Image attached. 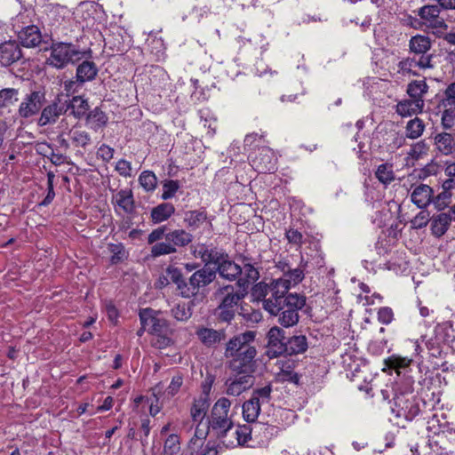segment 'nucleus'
Returning a JSON list of instances; mask_svg holds the SVG:
<instances>
[{"instance_id":"obj_41","label":"nucleus","mask_w":455,"mask_h":455,"mask_svg":"<svg viewBox=\"0 0 455 455\" xmlns=\"http://www.w3.org/2000/svg\"><path fill=\"white\" fill-rule=\"evenodd\" d=\"M425 130V124L423 120L419 117H414L410 120L405 126L406 138L416 140L419 138Z\"/></svg>"},{"instance_id":"obj_53","label":"nucleus","mask_w":455,"mask_h":455,"mask_svg":"<svg viewBox=\"0 0 455 455\" xmlns=\"http://www.w3.org/2000/svg\"><path fill=\"white\" fill-rule=\"evenodd\" d=\"M235 308L223 307L221 304H219L216 308L217 318L222 323H230L235 318Z\"/></svg>"},{"instance_id":"obj_21","label":"nucleus","mask_w":455,"mask_h":455,"mask_svg":"<svg viewBox=\"0 0 455 455\" xmlns=\"http://www.w3.org/2000/svg\"><path fill=\"white\" fill-rule=\"evenodd\" d=\"M18 38L22 46L28 48L36 47L41 43L42 35L39 28L36 26L31 25L23 28L18 33Z\"/></svg>"},{"instance_id":"obj_32","label":"nucleus","mask_w":455,"mask_h":455,"mask_svg":"<svg viewBox=\"0 0 455 455\" xmlns=\"http://www.w3.org/2000/svg\"><path fill=\"white\" fill-rule=\"evenodd\" d=\"M113 200L125 213H132L134 211V199L132 190L121 189L113 196Z\"/></svg>"},{"instance_id":"obj_40","label":"nucleus","mask_w":455,"mask_h":455,"mask_svg":"<svg viewBox=\"0 0 455 455\" xmlns=\"http://www.w3.org/2000/svg\"><path fill=\"white\" fill-rule=\"evenodd\" d=\"M375 177L383 185H389L395 180L393 164L388 163L379 164L375 172Z\"/></svg>"},{"instance_id":"obj_1","label":"nucleus","mask_w":455,"mask_h":455,"mask_svg":"<svg viewBox=\"0 0 455 455\" xmlns=\"http://www.w3.org/2000/svg\"><path fill=\"white\" fill-rule=\"evenodd\" d=\"M231 401L227 397H220L213 404L208 417L209 430L224 445L234 444V440H226L234 427L233 412L231 411Z\"/></svg>"},{"instance_id":"obj_27","label":"nucleus","mask_w":455,"mask_h":455,"mask_svg":"<svg viewBox=\"0 0 455 455\" xmlns=\"http://www.w3.org/2000/svg\"><path fill=\"white\" fill-rule=\"evenodd\" d=\"M175 212V207L171 203H162L152 208L150 218L152 222L158 224L167 220Z\"/></svg>"},{"instance_id":"obj_2","label":"nucleus","mask_w":455,"mask_h":455,"mask_svg":"<svg viewBox=\"0 0 455 455\" xmlns=\"http://www.w3.org/2000/svg\"><path fill=\"white\" fill-rule=\"evenodd\" d=\"M50 55L45 60L49 67L63 69L70 64H75L84 57V52L72 43L52 42Z\"/></svg>"},{"instance_id":"obj_63","label":"nucleus","mask_w":455,"mask_h":455,"mask_svg":"<svg viewBox=\"0 0 455 455\" xmlns=\"http://www.w3.org/2000/svg\"><path fill=\"white\" fill-rule=\"evenodd\" d=\"M445 172L449 179L443 182V188L446 190L452 189L455 188V163L448 164L446 166Z\"/></svg>"},{"instance_id":"obj_13","label":"nucleus","mask_w":455,"mask_h":455,"mask_svg":"<svg viewBox=\"0 0 455 455\" xmlns=\"http://www.w3.org/2000/svg\"><path fill=\"white\" fill-rule=\"evenodd\" d=\"M254 376L231 373V376L225 382L226 394L231 396H238L249 390L254 385Z\"/></svg>"},{"instance_id":"obj_33","label":"nucleus","mask_w":455,"mask_h":455,"mask_svg":"<svg viewBox=\"0 0 455 455\" xmlns=\"http://www.w3.org/2000/svg\"><path fill=\"white\" fill-rule=\"evenodd\" d=\"M431 39L423 35L413 36L409 41L410 52L415 54H426L431 49Z\"/></svg>"},{"instance_id":"obj_8","label":"nucleus","mask_w":455,"mask_h":455,"mask_svg":"<svg viewBox=\"0 0 455 455\" xmlns=\"http://www.w3.org/2000/svg\"><path fill=\"white\" fill-rule=\"evenodd\" d=\"M217 271H213L209 267H203L195 271L188 277V299L196 296L201 288H205L211 284L216 278Z\"/></svg>"},{"instance_id":"obj_38","label":"nucleus","mask_w":455,"mask_h":455,"mask_svg":"<svg viewBox=\"0 0 455 455\" xmlns=\"http://www.w3.org/2000/svg\"><path fill=\"white\" fill-rule=\"evenodd\" d=\"M260 411V404L257 398H251L243 404V417L247 422H255Z\"/></svg>"},{"instance_id":"obj_15","label":"nucleus","mask_w":455,"mask_h":455,"mask_svg":"<svg viewBox=\"0 0 455 455\" xmlns=\"http://www.w3.org/2000/svg\"><path fill=\"white\" fill-rule=\"evenodd\" d=\"M253 168L259 172H273L275 170L276 159L269 148H262L251 159Z\"/></svg>"},{"instance_id":"obj_17","label":"nucleus","mask_w":455,"mask_h":455,"mask_svg":"<svg viewBox=\"0 0 455 455\" xmlns=\"http://www.w3.org/2000/svg\"><path fill=\"white\" fill-rule=\"evenodd\" d=\"M67 111L68 108H65L64 103L60 105L54 101L42 109L37 124L39 126H45L50 124H55L58 118Z\"/></svg>"},{"instance_id":"obj_11","label":"nucleus","mask_w":455,"mask_h":455,"mask_svg":"<svg viewBox=\"0 0 455 455\" xmlns=\"http://www.w3.org/2000/svg\"><path fill=\"white\" fill-rule=\"evenodd\" d=\"M214 296L223 307L235 308L243 299L244 293L235 285L227 284L220 286L214 291Z\"/></svg>"},{"instance_id":"obj_20","label":"nucleus","mask_w":455,"mask_h":455,"mask_svg":"<svg viewBox=\"0 0 455 455\" xmlns=\"http://www.w3.org/2000/svg\"><path fill=\"white\" fill-rule=\"evenodd\" d=\"M213 271H217V274L225 280L237 282L238 277L241 275L242 269L241 265L231 260L229 256H228Z\"/></svg>"},{"instance_id":"obj_54","label":"nucleus","mask_w":455,"mask_h":455,"mask_svg":"<svg viewBox=\"0 0 455 455\" xmlns=\"http://www.w3.org/2000/svg\"><path fill=\"white\" fill-rule=\"evenodd\" d=\"M270 283L267 284L264 282L256 283L251 290V296L257 301H264L267 298Z\"/></svg>"},{"instance_id":"obj_9","label":"nucleus","mask_w":455,"mask_h":455,"mask_svg":"<svg viewBox=\"0 0 455 455\" xmlns=\"http://www.w3.org/2000/svg\"><path fill=\"white\" fill-rule=\"evenodd\" d=\"M269 429H272V427L260 422H255L253 427L247 425L239 426L236 428L234 427L230 435L225 437L226 440H234V444L226 447L234 448L237 445H244L251 439L252 433L264 431V433L267 432V434H269Z\"/></svg>"},{"instance_id":"obj_50","label":"nucleus","mask_w":455,"mask_h":455,"mask_svg":"<svg viewBox=\"0 0 455 455\" xmlns=\"http://www.w3.org/2000/svg\"><path fill=\"white\" fill-rule=\"evenodd\" d=\"M209 433H212V431L209 430V427H207V430H201L199 428V424H198L196 427L194 436L189 441L188 449L190 451H196V448H199V446H202L203 441L206 439Z\"/></svg>"},{"instance_id":"obj_64","label":"nucleus","mask_w":455,"mask_h":455,"mask_svg":"<svg viewBox=\"0 0 455 455\" xmlns=\"http://www.w3.org/2000/svg\"><path fill=\"white\" fill-rule=\"evenodd\" d=\"M429 220V212L421 211L413 218L411 224L416 228H422L427 225Z\"/></svg>"},{"instance_id":"obj_4","label":"nucleus","mask_w":455,"mask_h":455,"mask_svg":"<svg viewBox=\"0 0 455 455\" xmlns=\"http://www.w3.org/2000/svg\"><path fill=\"white\" fill-rule=\"evenodd\" d=\"M160 311H156L150 307L140 309V320L143 329L148 328V331L153 335L172 333L171 323L164 317H160Z\"/></svg>"},{"instance_id":"obj_45","label":"nucleus","mask_w":455,"mask_h":455,"mask_svg":"<svg viewBox=\"0 0 455 455\" xmlns=\"http://www.w3.org/2000/svg\"><path fill=\"white\" fill-rule=\"evenodd\" d=\"M87 122L91 124L94 130L104 126L108 122V117L99 108H95L87 115Z\"/></svg>"},{"instance_id":"obj_7","label":"nucleus","mask_w":455,"mask_h":455,"mask_svg":"<svg viewBox=\"0 0 455 455\" xmlns=\"http://www.w3.org/2000/svg\"><path fill=\"white\" fill-rule=\"evenodd\" d=\"M287 282L276 279L270 283L267 298L263 301V307L268 313H274L282 301H286L285 299L290 290L286 284Z\"/></svg>"},{"instance_id":"obj_47","label":"nucleus","mask_w":455,"mask_h":455,"mask_svg":"<svg viewBox=\"0 0 455 455\" xmlns=\"http://www.w3.org/2000/svg\"><path fill=\"white\" fill-rule=\"evenodd\" d=\"M139 182L146 191H153L156 188L157 179L153 172L144 171L139 177Z\"/></svg>"},{"instance_id":"obj_61","label":"nucleus","mask_w":455,"mask_h":455,"mask_svg":"<svg viewBox=\"0 0 455 455\" xmlns=\"http://www.w3.org/2000/svg\"><path fill=\"white\" fill-rule=\"evenodd\" d=\"M442 125L446 130L455 131V112L444 110L442 115Z\"/></svg>"},{"instance_id":"obj_12","label":"nucleus","mask_w":455,"mask_h":455,"mask_svg":"<svg viewBox=\"0 0 455 455\" xmlns=\"http://www.w3.org/2000/svg\"><path fill=\"white\" fill-rule=\"evenodd\" d=\"M195 256L199 257L204 263V267L212 264L218 267L228 258V254L223 250L206 244H199L194 251Z\"/></svg>"},{"instance_id":"obj_25","label":"nucleus","mask_w":455,"mask_h":455,"mask_svg":"<svg viewBox=\"0 0 455 455\" xmlns=\"http://www.w3.org/2000/svg\"><path fill=\"white\" fill-rule=\"evenodd\" d=\"M435 143L442 154L448 156L452 154L455 148V136L451 132H440L435 137Z\"/></svg>"},{"instance_id":"obj_6","label":"nucleus","mask_w":455,"mask_h":455,"mask_svg":"<svg viewBox=\"0 0 455 455\" xmlns=\"http://www.w3.org/2000/svg\"><path fill=\"white\" fill-rule=\"evenodd\" d=\"M287 339L283 329L278 326L271 327L267 333V355L269 358L284 355L287 351Z\"/></svg>"},{"instance_id":"obj_3","label":"nucleus","mask_w":455,"mask_h":455,"mask_svg":"<svg viewBox=\"0 0 455 455\" xmlns=\"http://www.w3.org/2000/svg\"><path fill=\"white\" fill-rule=\"evenodd\" d=\"M285 299L286 301H282L281 305L276 307V311L269 314L277 316V321L283 327L289 328L298 323L299 311L305 307L306 297L298 293H289Z\"/></svg>"},{"instance_id":"obj_46","label":"nucleus","mask_w":455,"mask_h":455,"mask_svg":"<svg viewBox=\"0 0 455 455\" xmlns=\"http://www.w3.org/2000/svg\"><path fill=\"white\" fill-rule=\"evenodd\" d=\"M417 67V60L415 58H404L401 60L398 64V73L406 76V75H411L414 76H419V74L414 70V68Z\"/></svg>"},{"instance_id":"obj_48","label":"nucleus","mask_w":455,"mask_h":455,"mask_svg":"<svg viewBox=\"0 0 455 455\" xmlns=\"http://www.w3.org/2000/svg\"><path fill=\"white\" fill-rule=\"evenodd\" d=\"M239 315L251 323H257L261 321L262 314L259 309H254L251 307H242Z\"/></svg>"},{"instance_id":"obj_43","label":"nucleus","mask_w":455,"mask_h":455,"mask_svg":"<svg viewBox=\"0 0 455 455\" xmlns=\"http://www.w3.org/2000/svg\"><path fill=\"white\" fill-rule=\"evenodd\" d=\"M68 135L72 143L76 147L85 148L89 144H91V136L85 131L72 129L69 131Z\"/></svg>"},{"instance_id":"obj_28","label":"nucleus","mask_w":455,"mask_h":455,"mask_svg":"<svg viewBox=\"0 0 455 455\" xmlns=\"http://www.w3.org/2000/svg\"><path fill=\"white\" fill-rule=\"evenodd\" d=\"M98 74V68L94 62L84 60L76 68V82L83 84L92 81Z\"/></svg>"},{"instance_id":"obj_39","label":"nucleus","mask_w":455,"mask_h":455,"mask_svg":"<svg viewBox=\"0 0 455 455\" xmlns=\"http://www.w3.org/2000/svg\"><path fill=\"white\" fill-rule=\"evenodd\" d=\"M395 403L397 406L401 407V410L403 411V416L409 420L413 419L420 411L419 405L415 399L403 402L402 398L397 397Z\"/></svg>"},{"instance_id":"obj_56","label":"nucleus","mask_w":455,"mask_h":455,"mask_svg":"<svg viewBox=\"0 0 455 455\" xmlns=\"http://www.w3.org/2000/svg\"><path fill=\"white\" fill-rule=\"evenodd\" d=\"M172 333L156 334L151 341L152 346L157 349L166 348L173 344L172 339L170 337Z\"/></svg>"},{"instance_id":"obj_22","label":"nucleus","mask_w":455,"mask_h":455,"mask_svg":"<svg viewBox=\"0 0 455 455\" xmlns=\"http://www.w3.org/2000/svg\"><path fill=\"white\" fill-rule=\"evenodd\" d=\"M433 189L425 184L416 187L411 194V202L419 208L423 209L432 203Z\"/></svg>"},{"instance_id":"obj_31","label":"nucleus","mask_w":455,"mask_h":455,"mask_svg":"<svg viewBox=\"0 0 455 455\" xmlns=\"http://www.w3.org/2000/svg\"><path fill=\"white\" fill-rule=\"evenodd\" d=\"M287 351L284 355H293L304 353L307 349V338L304 335L288 337L286 340Z\"/></svg>"},{"instance_id":"obj_51","label":"nucleus","mask_w":455,"mask_h":455,"mask_svg":"<svg viewBox=\"0 0 455 455\" xmlns=\"http://www.w3.org/2000/svg\"><path fill=\"white\" fill-rule=\"evenodd\" d=\"M180 450V437L177 435H170L164 442V452L168 455H175Z\"/></svg>"},{"instance_id":"obj_29","label":"nucleus","mask_w":455,"mask_h":455,"mask_svg":"<svg viewBox=\"0 0 455 455\" xmlns=\"http://www.w3.org/2000/svg\"><path fill=\"white\" fill-rule=\"evenodd\" d=\"M165 240L172 243L174 248L185 247L193 241V235L185 229H174L166 233Z\"/></svg>"},{"instance_id":"obj_23","label":"nucleus","mask_w":455,"mask_h":455,"mask_svg":"<svg viewBox=\"0 0 455 455\" xmlns=\"http://www.w3.org/2000/svg\"><path fill=\"white\" fill-rule=\"evenodd\" d=\"M166 273L172 283L176 284L179 294L185 299H188V279L187 280L181 270L175 267H168Z\"/></svg>"},{"instance_id":"obj_30","label":"nucleus","mask_w":455,"mask_h":455,"mask_svg":"<svg viewBox=\"0 0 455 455\" xmlns=\"http://www.w3.org/2000/svg\"><path fill=\"white\" fill-rule=\"evenodd\" d=\"M451 216L449 213H440L436 216H433L431 220V231L432 234L436 237L443 235L451 222Z\"/></svg>"},{"instance_id":"obj_34","label":"nucleus","mask_w":455,"mask_h":455,"mask_svg":"<svg viewBox=\"0 0 455 455\" xmlns=\"http://www.w3.org/2000/svg\"><path fill=\"white\" fill-rule=\"evenodd\" d=\"M207 212L204 210L188 211L184 215V222L188 228L196 230L207 220Z\"/></svg>"},{"instance_id":"obj_19","label":"nucleus","mask_w":455,"mask_h":455,"mask_svg":"<svg viewBox=\"0 0 455 455\" xmlns=\"http://www.w3.org/2000/svg\"><path fill=\"white\" fill-rule=\"evenodd\" d=\"M196 333L199 340L208 347H215L226 339V331L224 330L200 327L196 330Z\"/></svg>"},{"instance_id":"obj_37","label":"nucleus","mask_w":455,"mask_h":455,"mask_svg":"<svg viewBox=\"0 0 455 455\" xmlns=\"http://www.w3.org/2000/svg\"><path fill=\"white\" fill-rule=\"evenodd\" d=\"M427 91L428 85L425 80H413L408 84L406 92L411 99L419 100H424Z\"/></svg>"},{"instance_id":"obj_35","label":"nucleus","mask_w":455,"mask_h":455,"mask_svg":"<svg viewBox=\"0 0 455 455\" xmlns=\"http://www.w3.org/2000/svg\"><path fill=\"white\" fill-rule=\"evenodd\" d=\"M209 408V403L206 396H200L195 399L190 409V416L195 422L199 424L205 418Z\"/></svg>"},{"instance_id":"obj_5","label":"nucleus","mask_w":455,"mask_h":455,"mask_svg":"<svg viewBox=\"0 0 455 455\" xmlns=\"http://www.w3.org/2000/svg\"><path fill=\"white\" fill-rule=\"evenodd\" d=\"M257 350L255 347H248L243 353L237 354L228 362V369L232 374H243L254 376L257 369L255 356Z\"/></svg>"},{"instance_id":"obj_55","label":"nucleus","mask_w":455,"mask_h":455,"mask_svg":"<svg viewBox=\"0 0 455 455\" xmlns=\"http://www.w3.org/2000/svg\"><path fill=\"white\" fill-rule=\"evenodd\" d=\"M439 14V5H425L419 10V17L427 22L433 19L438 18Z\"/></svg>"},{"instance_id":"obj_24","label":"nucleus","mask_w":455,"mask_h":455,"mask_svg":"<svg viewBox=\"0 0 455 455\" xmlns=\"http://www.w3.org/2000/svg\"><path fill=\"white\" fill-rule=\"evenodd\" d=\"M424 106V100H404L397 103L396 113L403 117L411 116L413 115L421 113L423 111Z\"/></svg>"},{"instance_id":"obj_10","label":"nucleus","mask_w":455,"mask_h":455,"mask_svg":"<svg viewBox=\"0 0 455 455\" xmlns=\"http://www.w3.org/2000/svg\"><path fill=\"white\" fill-rule=\"evenodd\" d=\"M44 101V93L39 91H35L29 94H27L19 107V116L28 119L33 116H36L42 109Z\"/></svg>"},{"instance_id":"obj_49","label":"nucleus","mask_w":455,"mask_h":455,"mask_svg":"<svg viewBox=\"0 0 455 455\" xmlns=\"http://www.w3.org/2000/svg\"><path fill=\"white\" fill-rule=\"evenodd\" d=\"M411 359L407 357L392 355L388 357L385 363L387 367L395 369L398 373H400V370L407 368L411 364Z\"/></svg>"},{"instance_id":"obj_62","label":"nucleus","mask_w":455,"mask_h":455,"mask_svg":"<svg viewBox=\"0 0 455 455\" xmlns=\"http://www.w3.org/2000/svg\"><path fill=\"white\" fill-rule=\"evenodd\" d=\"M272 392L271 385H267L261 388H257L253 391L251 398H257L258 403L261 399L262 402H268L270 400Z\"/></svg>"},{"instance_id":"obj_42","label":"nucleus","mask_w":455,"mask_h":455,"mask_svg":"<svg viewBox=\"0 0 455 455\" xmlns=\"http://www.w3.org/2000/svg\"><path fill=\"white\" fill-rule=\"evenodd\" d=\"M170 315L178 322H187L191 318L192 311L188 308L185 302H180L171 307Z\"/></svg>"},{"instance_id":"obj_18","label":"nucleus","mask_w":455,"mask_h":455,"mask_svg":"<svg viewBox=\"0 0 455 455\" xmlns=\"http://www.w3.org/2000/svg\"><path fill=\"white\" fill-rule=\"evenodd\" d=\"M22 56L19 44L14 41L4 42L0 44V63L10 66L19 60Z\"/></svg>"},{"instance_id":"obj_60","label":"nucleus","mask_w":455,"mask_h":455,"mask_svg":"<svg viewBox=\"0 0 455 455\" xmlns=\"http://www.w3.org/2000/svg\"><path fill=\"white\" fill-rule=\"evenodd\" d=\"M450 190L451 189L446 190L443 188V192L438 194L435 197L433 196L432 203L437 210H443L450 204V198L451 196Z\"/></svg>"},{"instance_id":"obj_52","label":"nucleus","mask_w":455,"mask_h":455,"mask_svg":"<svg viewBox=\"0 0 455 455\" xmlns=\"http://www.w3.org/2000/svg\"><path fill=\"white\" fill-rule=\"evenodd\" d=\"M18 90L5 88L0 91V107H7L18 100Z\"/></svg>"},{"instance_id":"obj_44","label":"nucleus","mask_w":455,"mask_h":455,"mask_svg":"<svg viewBox=\"0 0 455 455\" xmlns=\"http://www.w3.org/2000/svg\"><path fill=\"white\" fill-rule=\"evenodd\" d=\"M177 252V249L169 241L158 242L153 244L150 250V254L153 258H157L163 255H168Z\"/></svg>"},{"instance_id":"obj_26","label":"nucleus","mask_w":455,"mask_h":455,"mask_svg":"<svg viewBox=\"0 0 455 455\" xmlns=\"http://www.w3.org/2000/svg\"><path fill=\"white\" fill-rule=\"evenodd\" d=\"M302 261L300 265H302ZM279 267L283 272V277L280 278L282 281H288L287 285L288 288H291V283L293 284H297L300 283L304 278V269L301 266L296 268H291V267L287 263H279Z\"/></svg>"},{"instance_id":"obj_57","label":"nucleus","mask_w":455,"mask_h":455,"mask_svg":"<svg viewBox=\"0 0 455 455\" xmlns=\"http://www.w3.org/2000/svg\"><path fill=\"white\" fill-rule=\"evenodd\" d=\"M108 250L112 254L110 258V261L112 264H118L124 260L125 257V251L124 246L121 243H110L108 245Z\"/></svg>"},{"instance_id":"obj_58","label":"nucleus","mask_w":455,"mask_h":455,"mask_svg":"<svg viewBox=\"0 0 455 455\" xmlns=\"http://www.w3.org/2000/svg\"><path fill=\"white\" fill-rule=\"evenodd\" d=\"M54 179L55 174L52 172H49L47 173V195L44 197V199L40 204L41 205L47 206L49 205L52 200L55 197V192H54Z\"/></svg>"},{"instance_id":"obj_16","label":"nucleus","mask_w":455,"mask_h":455,"mask_svg":"<svg viewBox=\"0 0 455 455\" xmlns=\"http://www.w3.org/2000/svg\"><path fill=\"white\" fill-rule=\"evenodd\" d=\"M241 275L238 277L236 285L241 287H248L250 284L255 283L259 278V268L256 267L251 259L247 257H243L241 265Z\"/></svg>"},{"instance_id":"obj_59","label":"nucleus","mask_w":455,"mask_h":455,"mask_svg":"<svg viewBox=\"0 0 455 455\" xmlns=\"http://www.w3.org/2000/svg\"><path fill=\"white\" fill-rule=\"evenodd\" d=\"M180 188L179 182L177 180H166L163 185V194H162V199L168 200L170 198H172L178 189Z\"/></svg>"},{"instance_id":"obj_36","label":"nucleus","mask_w":455,"mask_h":455,"mask_svg":"<svg viewBox=\"0 0 455 455\" xmlns=\"http://www.w3.org/2000/svg\"><path fill=\"white\" fill-rule=\"evenodd\" d=\"M64 104L68 110L71 109V114L76 118L83 117L89 109L87 100L82 96H74L68 102L66 101Z\"/></svg>"},{"instance_id":"obj_14","label":"nucleus","mask_w":455,"mask_h":455,"mask_svg":"<svg viewBox=\"0 0 455 455\" xmlns=\"http://www.w3.org/2000/svg\"><path fill=\"white\" fill-rule=\"evenodd\" d=\"M255 333L253 331H246L233 337L226 344L225 356L227 358L235 357L237 354L244 352L248 347H253L251 342L254 340Z\"/></svg>"}]
</instances>
